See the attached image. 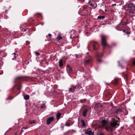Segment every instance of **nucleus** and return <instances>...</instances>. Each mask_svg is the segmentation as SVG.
Wrapping results in <instances>:
<instances>
[{
  "label": "nucleus",
  "mask_w": 135,
  "mask_h": 135,
  "mask_svg": "<svg viewBox=\"0 0 135 135\" xmlns=\"http://www.w3.org/2000/svg\"><path fill=\"white\" fill-rule=\"evenodd\" d=\"M46 107V106H45V103H44L41 105L40 108H45Z\"/></svg>",
  "instance_id": "28"
},
{
  "label": "nucleus",
  "mask_w": 135,
  "mask_h": 135,
  "mask_svg": "<svg viewBox=\"0 0 135 135\" xmlns=\"http://www.w3.org/2000/svg\"><path fill=\"white\" fill-rule=\"evenodd\" d=\"M48 35L50 37H51L52 36V35L51 34H49Z\"/></svg>",
  "instance_id": "38"
},
{
  "label": "nucleus",
  "mask_w": 135,
  "mask_h": 135,
  "mask_svg": "<svg viewBox=\"0 0 135 135\" xmlns=\"http://www.w3.org/2000/svg\"><path fill=\"white\" fill-rule=\"evenodd\" d=\"M28 127H23L22 128V130H21V131L22 132H23V129H27L28 128Z\"/></svg>",
  "instance_id": "33"
},
{
  "label": "nucleus",
  "mask_w": 135,
  "mask_h": 135,
  "mask_svg": "<svg viewBox=\"0 0 135 135\" xmlns=\"http://www.w3.org/2000/svg\"><path fill=\"white\" fill-rule=\"evenodd\" d=\"M85 134L88 135H94V132H92L91 131H89V129L85 132Z\"/></svg>",
  "instance_id": "15"
},
{
  "label": "nucleus",
  "mask_w": 135,
  "mask_h": 135,
  "mask_svg": "<svg viewBox=\"0 0 135 135\" xmlns=\"http://www.w3.org/2000/svg\"><path fill=\"white\" fill-rule=\"evenodd\" d=\"M88 4L92 7V8H95L97 7V4L92 0H90L88 3Z\"/></svg>",
  "instance_id": "8"
},
{
  "label": "nucleus",
  "mask_w": 135,
  "mask_h": 135,
  "mask_svg": "<svg viewBox=\"0 0 135 135\" xmlns=\"http://www.w3.org/2000/svg\"><path fill=\"white\" fill-rule=\"evenodd\" d=\"M0 52L1 53H2V52H4V51H3L1 50V51H0Z\"/></svg>",
  "instance_id": "42"
},
{
  "label": "nucleus",
  "mask_w": 135,
  "mask_h": 135,
  "mask_svg": "<svg viewBox=\"0 0 135 135\" xmlns=\"http://www.w3.org/2000/svg\"><path fill=\"white\" fill-rule=\"evenodd\" d=\"M35 53L37 55V56H39L40 55V54L37 52H35Z\"/></svg>",
  "instance_id": "35"
},
{
  "label": "nucleus",
  "mask_w": 135,
  "mask_h": 135,
  "mask_svg": "<svg viewBox=\"0 0 135 135\" xmlns=\"http://www.w3.org/2000/svg\"><path fill=\"white\" fill-rule=\"evenodd\" d=\"M29 96L28 95H27L24 96V98L25 100H28L29 99Z\"/></svg>",
  "instance_id": "22"
},
{
  "label": "nucleus",
  "mask_w": 135,
  "mask_h": 135,
  "mask_svg": "<svg viewBox=\"0 0 135 135\" xmlns=\"http://www.w3.org/2000/svg\"><path fill=\"white\" fill-rule=\"evenodd\" d=\"M14 55V56L15 58H16V55H18V54H17L16 53H14L12 54V55Z\"/></svg>",
  "instance_id": "34"
},
{
  "label": "nucleus",
  "mask_w": 135,
  "mask_h": 135,
  "mask_svg": "<svg viewBox=\"0 0 135 135\" xmlns=\"http://www.w3.org/2000/svg\"><path fill=\"white\" fill-rule=\"evenodd\" d=\"M130 3L128 4H126L125 5L126 8H127L128 9H130L134 10H135V5L133 3H131V1H129L128 2Z\"/></svg>",
  "instance_id": "7"
},
{
  "label": "nucleus",
  "mask_w": 135,
  "mask_h": 135,
  "mask_svg": "<svg viewBox=\"0 0 135 135\" xmlns=\"http://www.w3.org/2000/svg\"><path fill=\"white\" fill-rule=\"evenodd\" d=\"M126 33L127 34H129V32H127Z\"/></svg>",
  "instance_id": "43"
},
{
  "label": "nucleus",
  "mask_w": 135,
  "mask_h": 135,
  "mask_svg": "<svg viewBox=\"0 0 135 135\" xmlns=\"http://www.w3.org/2000/svg\"><path fill=\"white\" fill-rule=\"evenodd\" d=\"M101 44L103 46V49H104L106 47L108 49H110L112 47V46L109 45L107 42V37L105 36H101Z\"/></svg>",
  "instance_id": "3"
},
{
  "label": "nucleus",
  "mask_w": 135,
  "mask_h": 135,
  "mask_svg": "<svg viewBox=\"0 0 135 135\" xmlns=\"http://www.w3.org/2000/svg\"><path fill=\"white\" fill-rule=\"evenodd\" d=\"M103 56V54L102 52H97L95 56L96 59L98 58H100Z\"/></svg>",
  "instance_id": "12"
},
{
  "label": "nucleus",
  "mask_w": 135,
  "mask_h": 135,
  "mask_svg": "<svg viewBox=\"0 0 135 135\" xmlns=\"http://www.w3.org/2000/svg\"><path fill=\"white\" fill-rule=\"evenodd\" d=\"M91 42V44L93 46V50H97L99 47V44L98 43L94 41H92Z\"/></svg>",
  "instance_id": "9"
},
{
  "label": "nucleus",
  "mask_w": 135,
  "mask_h": 135,
  "mask_svg": "<svg viewBox=\"0 0 135 135\" xmlns=\"http://www.w3.org/2000/svg\"><path fill=\"white\" fill-rule=\"evenodd\" d=\"M119 119L116 116H114L112 117V120L110 123V126H109L105 128V129L108 132L113 131L114 127L116 128L119 125Z\"/></svg>",
  "instance_id": "2"
},
{
  "label": "nucleus",
  "mask_w": 135,
  "mask_h": 135,
  "mask_svg": "<svg viewBox=\"0 0 135 135\" xmlns=\"http://www.w3.org/2000/svg\"><path fill=\"white\" fill-rule=\"evenodd\" d=\"M62 127L63 129L64 128V126H62V127Z\"/></svg>",
  "instance_id": "46"
},
{
  "label": "nucleus",
  "mask_w": 135,
  "mask_h": 135,
  "mask_svg": "<svg viewBox=\"0 0 135 135\" xmlns=\"http://www.w3.org/2000/svg\"><path fill=\"white\" fill-rule=\"evenodd\" d=\"M86 102L85 99H84L83 100H80V102L81 103H83V102Z\"/></svg>",
  "instance_id": "32"
},
{
  "label": "nucleus",
  "mask_w": 135,
  "mask_h": 135,
  "mask_svg": "<svg viewBox=\"0 0 135 135\" xmlns=\"http://www.w3.org/2000/svg\"><path fill=\"white\" fill-rule=\"evenodd\" d=\"M20 93V91L19 92V93H18V94H19Z\"/></svg>",
  "instance_id": "48"
},
{
  "label": "nucleus",
  "mask_w": 135,
  "mask_h": 135,
  "mask_svg": "<svg viewBox=\"0 0 135 135\" xmlns=\"http://www.w3.org/2000/svg\"><path fill=\"white\" fill-rule=\"evenodd\" d=\"M102 125L104 126H106L107 124L106 121L104 120H102Z\"/></svg>",
  "instance_id": "19"
},
{
  "label": "nucleus",
  "mask_w": 135,
  "mask_h": 135,
  "mask_svg": "<svg viewBox=\"0 0 135 135\" xmlns=\"http://www.w3.org/2000/svg\"><path fill=\"white\" fill-rule=\"evenodd\" d=\"M26 43L27 45H28L30 44V42L28 41H26Z\"/></svg>",
  "instance_id": "37"
},
{
  "label": "nucleus",
  "mask_w": 135,
  "mask_h": 135,
  "mask_svg": "<svg viewBox=\"0 0 135 135\" xmlns=\"http://www.w3.org/2000/svg\"><path fill=\"white\" fill-rule=\"evenodd\" d=\"M76 57L77 58H78L79 57V56H78V55H75Z\"/></svg>",
  "instance_id": "41"
},
{
  "label": "nucleus",
  "mask_w": 135,
  "mask_h": 135,
  "mask_svg": "<svg viewBox=\"0 0 135 135\" xmlns=\"http://www.w3.org/2000/svg\"><path fill=\"white\" fill-rule=\"evenodd\" d=\"M105 11H107V10H105Z\"/></svg>",
  "instance_id": "47"
},
{
  "label": "nucleus",
  "mask_w": 135,
  "mask_h": 135,
  "mask_svg": "<svg viewBox=\"0 0 135 135\" xmlns=\"http://www.w3.org/2000/svg\"><path fill=\"white\" fill-rule=\"evenodd\" d=\"M99 135H104L103 133H100L99 134Z\"/></svg>",
  "instance_id": "39"
},
{
  "label": "nucleus",
  "mask_w": 135,
  "mask_h": 135,
  "mask_svg": "<svg viewBox=\"0 0 135 135\" xmlns=\"http://www.w3.org/2000/svg\"><path fill=\"white\" fill-rule=\"evenodd\" d=\"M125 31H125V30H123V32H125Z\"/></svg>",
  "instance_id": "44"
},
{
  "label": "nucleus",
  "mask_w": 135,
  "mask_h": 135,
  "mask_svg": "<svg viewBox=\"0 0 135 135\" xmlns=\"http://www.w3.org/2000/svg\"><path fill=\"white\" fill-rule=\"evenodd\" d=\"M88 8L86 5L84 6L83 7L81 8L79 12V13L81 15L85 16L88 13Z\"/></svg>",
  "instance_id": "5"
},
{
  "label": "nucleus",
  "mask_w": 135,
  "mask_h": 135,
  "mask_svg": "<svg viewBox=\"0 0 135 135\" xmlns=\"http://www.w3.org/2000/svg\"><path fill=\"white\" fill-rule=\"evenodd\" d=\"M81 126H84L85 125V122L83 120H82L81 121Z\"/></svg>",
  "instance_id": "25"
},
{
  "label": "nucleus",
  "mask_w": 135,
  "mask_h": 135,
  "mask_svg": "<svg viewBox=\"0 0 135 135\" xmlns=\"http://www.w3.org/2000/svg\"><path fill=\"white\" fill-rule=\"evenodd\" d=\"M61 113H59L56 114V117L57 120H59L61 116Z\"/></svg>",
  "instance_id": "20"
},
{
  "label": "nucleus",
  "mask_w": 135,
  "mask_h": 135,
  "mask_svg": "<svg viewBox=\"0 0 135 135\" xmlns=\"http://www.w3.org/2000/svg\"><path fill=\"white\" fill-rule=\"evenodd\" d=\"M134 105H135V103H134Z\"/></svg>",
  "instance_id": "49"
},
{
  "label": "nucleus",
  "mask_w": 135,
  "mask_h": 135,
  "mask_svg": "<svg viewBox=\"0 0 135 135\" xmlns=\"http://www.w3.org/2000/svg\"><path fill=\"white\" fill-rule=\"evenodd\" d=\"M59 65L60 67H62L63 66V64L62 59H60L59 61Z\"/></svg>",
  "instance_id": "18"
},
{
  "label": "nucleus",
  "mask_w": 135,
  "mask_h": 135,
  "mask_svg": "<svg viewBox=\"0 0 135 135\" xmlns=\"http://www.w3.org/2000/svg\"><path fill=\"white\" fill-rule=\"evenodd\" d=\"M105 18V17L104 16H102V15H100L98 17L97 19L101 20L102 19H103Z\"/></svg>",
  "instance_id": "21"
},
{
  "label": "nucleus",
  "mask_w": 135,
  "mask_h": 135,
  "mask_svg": "<svg viewBox=\"0 0 135 135\" xmlns=\"http://www.w3.org/2000/svg\"><path fill=\"white\" fill-rule=\"evenodd\" d=\"M88 110L87 109H85L83 111V114L84 117H85L86 116V114L87 113Z\"/></svg>",
  "instance_id": "17"
},
{
  "label": "nucleus",
  "mask_w": 135,
  "mask_h": 135,
  "mask_svg": "<svg viewBox=\"0 0 135 135\" xmlns=\"http://www.w3.org/2000/svg\"><path fill=\"white\" fill-rule=\"evenodd\" d=\"M69 121H70L71 120L69 119L67 121L66 123H65V126H66L69 127L72 125L73 124L70 122H69L68 123V122Z\"/></svg>",
  "instance_id": "16"
},
{
  "label": "nucleus",
  "mask_w": 135,
  "mask_h": 135,
  "mask_svg": "<svg viewBox=\"0 0 135 135\" xmlns=\"http://www.w3.org/2000/svg\"><path fill=\"white\" fill-rule=\"evenodd\" d=\"M71 87L69 88V91L70 92L74 93L75 92V90L77 89L78 91H80L81 93L83 92L84 91L82 87L79 85H71Z\"/></svg>",
  "instance_id": "4"
},
{
  "label": "nucleus",
  "mask_w": 135,
  "mask_h": 135,
  "mask_svg": "<svg viewBox=\"0 0 135 135\" xmlns=\"http://www.w3.org/2000/svg\"><path fill=\"white\" fill-rule=\"evenodd\" d=\"M127 22H123L121 21L120 23V24L122 25H126L127 24Z\"/></svg>",
  "instance_id": "30"
},
{
  "label": "nucleus",
  "mask_w": 135,
  "mask_h": 135,
  "mask_svg": "<svg viewBox=\"0 0 135 135\" xmlns=\"http://www.w3.org/2000/svg\"><path fill=\"white\" fill-rule=\"evenodd\" d=\"M66 70L68 73H70L72 71V68L70 66L68 65L66 66Z\"/></svg>",
  "instance_id": "14"
},
{
  "label": "nucleus",
  "mask_w": 135,
  "mask_h": 135,
  "mask_svg": "<svg viewBox=\"0 0 135 135\" xmlns=\"http://www.w3.org/2000/svg\"><path fill=\"white\" fill-rule=\"evenodd\" d=\"M89 54V53L88 52H87V54Z\"/></svg>",
  "instance_id": "45"
},
{
  "label": "nucleus",
  "mask_w": 135,
  "mask_h": 135,
  "mask_svg": "<svg viewBox=\"0 0 135 135\" xmlns=\"http://www.w3.org/2000/svg\"><path fill=\"white\" fill-rule=\"evenodd\" d=\"M57 39L58 40H61L62 39V37L60 35H57Z\"/></svg>",
  "instance_id": "27"
},
{
  "label": "nucleus",
  "mask_w": 135,
  "mask_h": 135,
  "mask_svg": "<svg viewBox=\"0 0 135 135\" xmlns=\"http://www.w3.org/2000/svg\"><path fill=\"white\" fill-rule=\"evenodd\" d=\"M36 122L35 120H30L28 122V123L30 124H32L33 123H35Z\"/></svg>",
  "instance_id": "24"
},
{
  "label": "nucleus",
  "mask_w": 135,
  "mask_h": 135,
  "mask_svg": "<svg viewBox=\"0 0 135 135\" xmlns=\"http://www.w3.org/2000/svg\"><path fill=\"white\" fill-rule=\"evenodd\" d=\"M26 28H25L23 29V31H26Z\"/></svg>",
  "instance_id": "40"
},
{
  "label": "nucleus",
  "mask_w": 135,
  "mask_h": 135,
  "mask_svg": "<svg viewBox=\"0 0 135 135\" xmlns=\"http://www.w3.org/2000/svg\"><path fill=\"white\" fill-rule=\"evenodd\" d=\"M89 60H87L85 61L84 62V64L85 65L88 64L89 62Z\"/></svg>",
  "instance_id": "29"
},
{
  "label": "nucleus",
  "mask_w": 135,
  "mask_h": 135,
  "mask_svg": "<svg viewBox=\"0 0 135 135\" xmlns=\"http://www.w3.org/2000/svg\"><path fill=\"white\" fill-rule=\"evenodd\" d=\"M104 108V106L99 103L96 104L94 107V108L95 110L98 112L102 111Z\"/></svg>",
  "instance_id": "6"
},
{
  "label": "nucleus",
  "mask_w": 135,
  "mask_h": 135,
  "mask_svg": "<svg viewBox=\"0 0 135 135\" xmlns=\"http://www.w3.org/2000/svg\"><path fill=\"white\" fill-rule=\"evenodd\" d=\"M132 64L133 65H135V60H134L133 61Z\"/></svg>",
  "instance_id": "36"
},
{
  "label": "nucleus",
  "mask_w": 135,
  "mask_h": 135,
  "mask_svg": "<svg viewBox=\"0 0 135 135\" xmlns=\"http://www.w3.org/2000/svg\"><path fill=\"white\" fill-rule=\"evenodd\" d=\"M54 118L53 117L49 118L47 120V125H49L54 120Z\"/></svg>",
  "instance_id": "11"
},
{
  "label": "nucleus",
  "mask_w": 135,
  "mask_h": 135,
  "mask_svg": "<svg viewBox=\"0 0 135 135\" xmlns=\"http://www.w3.org/2000/svg\"><path fill=\"white\" fill-rule=\"evenodd\" d=\"M30 77L27 76H20L16 77L15 80L16 84L11 89V90L12 93H16L17 90H20L22 87V85L20 83L22 81H28L30 80Z\"/></svg>",
  "instance_id": "1"
},
{
  "label": "nucleus",
  "mask_w": 135,
  "mask_h": 135,
  "mask_svg": "<svg viewBox=\"0 0 135 135\" xmlns=\"http://www.w3.org/2000/svg\"><path fill=\"white\" fill-rule=\"evenodd\" d=\"M122 111V110L120 109H117L115 112L116 113H120Z\"/></svg>",
  "instance_id": "26"
},
{
  "label": "nucleus",
  "mask_w": 135,
  "mask_h": 135,
  "mask_svg": "<svg viewBox=\"0 0 135 135\" xmlns=\"http://www.w3.org/2000/svg\"><path fill=\"white\" fill-rule=\"evenodd\" d=\"M100 58H98V59H96L98 62H99L100 63H101L102 62V60L101 59H100Z\"/></svg>",
  "instance_id": "31"
},
{
  "label": "nucleus",
  "mask_w": 135,
  "mask_h": 135,
  "mask_svg": "<svg viewBox=\"0 0 135 135\" xmlns=\"http://www.w3.org/2000/svg\"><path fill=\"white\" fill-rule=\"evenodd\" d=\"M135 10H131L130 9H127L126 10L127 11H128V13L129 15L132 16H135Z\"/></svg>",
  "instance_id": "10"
},
{
  "label": "nucleus",
  "mask_w": 135,
  "mask_h": 135,
  "mask_svg": "<svg viewBox=\"0 0 135 135\" xmlns=\"http://www.w3.org/2000/svg\"><path fill=\"white\" fill-rule=\"evenodd\" d=\"M8 11V10H6L5 12H3V13L1 14L2 16L3 17V16L4 18L5 19H7L8 17V16L7 15V13Z\"/></svg>",
  "instance_id": "13"
},
{
  "label": "nucleus",
  "mask_w": 135,
  "mask_h": 135,
  "mask_svg": "<svg viewBox=\"0 0 135 135\" xmlns=\"http://www.w3.org/2000/svg\"><path fill=\"white\" fill-rule=\"evenodd\" d=\"M114 85H117L118 84V81L117 79H116L112 82Z\"/></svg>",
  "instance_id": "23"
}]
</instances>
